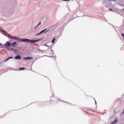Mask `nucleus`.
<instances>
[{
    "mask_svg": "<svg viewBox=\"0 0 124 124\" xmlns=\"http://www.w3.org/2000/svg\"><path fill=\"white\" fill-rule=\"evenodd\" d=\"M118 124V119H116L114 121L111 123V124Z\"/></svg>",
    "mask_w": 124,
    "mask_h": 124,
    "instance_id": "0eeeda50",
    "label": "nucleus"
},
{
    "mask_svg": "<svg viewBox=\"0 0 124 124\" xmlns=\"http://www.w3.org/2000/svg\"><path fill=\"white\" fill-rule=\"evenodd\" d=\"M108 1H111V0H108Z\"/></svg>",
    "mask_w": 124,
    "mask_h": 124,
    "instance_id": "dca6fc26",
    "label": "nucleus"
},
{
    "mask_svg": "<svg viewBox=\"0 0 124 124\" xmlns=\"http://www.w3.org/2000/svg\"><path fill=\"white\" fill-rule=\"evenodd\" d=\"M113 0V1H116V0Z\"/></svg>",
    "mask_w": 124,
    "mask_h": 124,
    "instance_id": "2eb2a0df",
    "label": "nucleus"
},
{
    "mask_svg": "<svg viewBox=\"0 0 124 124\" xmlns=\"http://www.w3.org/2000/svg\"><path fill=\"white\" fill-rule=\"evenodd\" d=\"M46 30H47V29H46L41 31L39 33L36 34L35 35H39V34H41V33H43V32H45V31H46Z\"/></svg>",
    "mask_w": 124,
    "mask_h": 124,
    "instance_id": "20e7f679",
    "label": "nucleus"
},
{
    "mask_svg": "<svg viewBox=\"0 0 124 124\" xmlns=\"http://www.w3.org/2000/svg\"><path fill=\"white\" fill-rule=\"evenodd\" d=\"M24 60H32V57H26L24 58Z\"/></svg>",
    "mask_w": 124,
    "mask_h": 124,
    "instance_id": "6e6552de",
    "label": "nucleus"
},
{
    "mask_svg": "<svg viewBox=\"0 0 124 124\" xmlns=\"http://www.w3.org/2000/svg\"><path fill=\"white\" fill-rule=\"evenodd\" d=\"M11 45H12V47H16L17 46V42H14Z\"/></svg>",
    "mask_w": 124,
    "mask_h": 124,
    "instance_id": "39448f33",
    "label": "nucleus"
},
{
    "mask_svg": "<svg viewBox=\"0 0 124 124\" xmlns=\"http://www.w3.org/2000/svg\"><path fill=\"white\" fill-rule=\"evenodd\" d=\"M47 31H46V32H47Z\"/></svg>",
    "mask_w": 124,
    "mask_h": 124,
    "instance_id": "f3484780",
    "label": "nucleus"
},
{
    "mask_svg": "<svg viewBox=\"0 0 124 124\" xmlns=\"http://www.w3.org/2000/svg\"><path fill=\"white\" fill-rule=\"evenodd\" d=\"M6 43L7 44H5L4 45L5 47H10V46H11V43L9 42H7Z\"/></svg>",
    "mask_w": 124,
    "mask_h": 124,
    "instance_id": "7ed1b4c3",
    "label": "nucleus"
},
{
    "mask_svg": "<svg viewBox=\"0 0 124 124\" xmlns=\"http://www.w3.org/2000/svg\"><path fill=\"white\" fill-rule=\"evenodd\" d=\"M41 24H42V23L41 22H40L37 25V27H38V26H40V25H41Z\"/></svg>",
    "mask_w": 124,
    "mask_h": 124,
    "instance_id": "f8f14e48",
    "label": "nucleus"
},
{
    "mask_svg": "<svg viewBox=\"0 0 124 124\" xmlns=\"http://www.w3.org/2000/svg\"><path fill=\"white\" fill-rule=\"evenodd\" d=\"M0 31H2V32H3L4 33V35H5V36H7L9 38H10V39H15L17 38V37L13 36L11 35L6 33V32H5V31L4 30H0Z\"/></svg>",
    "mask_w": 124,
    "mask_h": 124,
    "instance_id": "f257e3e1",
    "label": "nucleus"
},
{
    "mask_svg": "<svg viewBox=\"0 0 124 124\" xmlns=\"http://www.w3.org/2000/svg\"><path fill=\"white\" fill-rule=\"evenodd\" d=\"M24 69H26V68L22 67L19 69V70H24Z\"/></svg>",
    "mask_w": 124,
    "mask_h": 124,
    "instance_id": "9b49d317",
    "label": "nucleus"
},
{
    "mask_svg": "<svg viewBox=\"0 0 124 124\" xmlns=\"http://www.w3.org/2000/svg\"><path fill=\"white\" fill-rule=\"evenodd\" d=\"M10 59H13V57H10L8 59H7L6 60L4 61V62H7L9 60H10Z\"/></svg>",
    "mask_w": 124,
    "mask_h": 124,
    "instance_id": "1a4fd4ad",
    "label": "nucleus"
},
{
    "mask_svg": "<svg viewBox=\"0 0 124 124\" xmlns=\"http://www.w3.org/2000/svg\"><path fill=\"white\" fill-rule=\"evenodd\" d=\"M0 45H1V44L0 43Z\"/></svg>",
    "mask_w": 124,
    "mask_h": 124,
    "instance_id": "a211bd4d",
    "label": "nucleus"
},
{
    "mask_svg": "<svg viewBox=\"0 0 124 124\" xmlns=\"http://www.w3.org/2000/svg\"><path fill=\"white\" fill-rule=\"evenodd\" d=\"M55 41H56V38H53V40L52 41V43H54Z\"/></svg>",
    "mask_w": 124,
    "mask_h": 124,
    "instance_id": "9d476101",
    "label": "nucleus"
},
{
    "mask_svg": "<svg viewBox=\"0 0 124 124\" xmlns=\"http://www.w3.org/2000/svg\"><path fill=\"white\" fill-rule=\"evenodd\" d=\"M109 11H113V9L110 8V9H109Z\"/></svg>",
    "mask_w": 124,
    "mask_h": 124,
    "instance_id": "4468645a",
    "label": "nucleus"
},
{
    "mask_svg": "<svg viewBox=\"0 0 124 124\" xmlns=\"http://www.w3.org/2000/svg\"><path fill=\"white\" fill-rule=\"evenodd\" d=\"M123 10H124V9H123Z\"/></svg>",
    "mask_w": 124,
    "mask_h": 124,
    "instance_id": "6ab92c4d",
    "label": "nucleus"
},
{
    "mask_svg": "<svg viewBox=\"0 0 124 124\" xmlns=\"http://www.w3.org/2000/svg\"><path fill=\"white\" fill-rule=\"evenodd\" d=\"M21 58H22L19 55H17V56L15 57L16 60H21Z\"/></svg>",
    "mask_w": 124,
    "mask_h": 124,
    "instance_id": "423d86ee",
    "label": "nucleus"
},
{
    "mask_svg": "<svg viewBox=\"0 0 124 124\" xmlns=\"http://www.w3.org/2000/svg\"><path fill=\"white\" fill-rule=\"evenodd\" d=\"M40 39H38L37 40H31L29 39H23L21 41L23 42H37V41H39Z\"/></svg>",
    "mask_w": 124,
    "mask_h": 124,
    "instance_id": "f03ea898",
    "label": "nucleus"
},
{
    "mask_svg": "<svg viewBox=\"0 0 124 124\" xmlns=\"http://www.w3.org/2000/svg\"><path fill=\"white\" fill-rule=\"evenodd\" d=\"M63 1H69L70 0H62Z\"/></svg>",
    "mask_w": 124,
    "mask_h": 124,
    "instance_id": "ddd939ff",
    "label": "nucleus"
}]
</instances>
